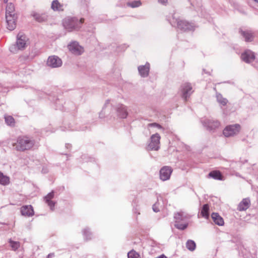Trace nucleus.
Instances as JSON below:
<instances>
[{
	"mask_svg": "<svg viewBox=\"0 0 258 258\" xmlns=\"http://www.w3.org/2000/svg\"><path fill=\"white\" fill-rule=\"evenodd\" d=\"M6 123L9 125L13 126L15 124L14 118L12 116H6L5 117Z\"/></svg>",
	"mask_w": 258,
	"mask_h": 258,
	"instance_id": "34",
	"label": "nucleus"
},
{
	"mask_svg": "<svg viewBox=\"0 0 258 258\" xmlns=\"http://www.w3.org/2000/svg\"><path fill=\"white\" fill-rule=\"evenodd\" d=\"M54 256V253H50L47 255V258H51Z\"/></svg>",
	"mask_w": 258,
	"mask_h": 258,
	"instance_id": "39",
	"label": "nucleus"
},
{
	"mask_svg": "<svg viewBox=\"0 0 258 258\" xmlns=\"http://www.w3.org/2000/svg\"><path fill=\"white\" fill-rule=\"evenodd\" d=\"M6 18L8 29L13 30L16 27V21L17 18L15 13V6L10 3L7 4L6 9Z\"/></svg>",
	"mask_w": 258,
	"mask_h": 258,
	"instance_id": "2",
	"label": "nucleus"
},
{
	"mask_svg": "<svg viewBox=\"0 0 258 258\" xmlns=\"http://www.w3.org/2000/svg\"><path fill=\"white\" fill-rule=\"evenodd\" d=\"M28 39L27 37L22 34L19 33L17 35V41L15 44L12 45L10 47V50L13 53H16L18 50H23L26 46V42Z\"/></svg>",
	"mask_w": 258,
	"mask_h": 258,
	"instance_id": "5",
	"label": "nucleus"
},
{
	"mask_svg": "<svg viewBox=\"0 0 258 258\" xmlns=\"http://www.w3.org/2000/svg\"><path fill=\"white\" fill-rule=\"evenodd\" d=\"M4 1L5 3H7L8 2V0H4Z\"/></svg>",
	"mask_w": 258,
	"mask_h": 258,
	"instance_id": "41",
	"label": "nucleus"
},
{
	"mask_svg": "<svg viewBox=\"0 0 258 258\" xmlns=\"http://www.w3.org/2000/svg\"><path fill=\"white\" fill-rule=\"evenodd\" d=\"M31 16L38 22L41 23L45 22L47 20L48 16L43 13H39L35 11H32Z\"/></svg>",
	"mask_w": 258,
	"mask_h": 258,
	"instance_id": "16",
	"label": "nucleus"
},
{
	"mask_svg": "<svg viewBox=\"0 0 258 258\" xmlns=\"http://www.w3.org/2000/svg\"><path fill=\"white\" fill-rule=\"evenodd\" d=\"M216 99L217 102L222 106H225L228 103V100L224 98L222 95L219 93H216Z\"/></svg>",
	"mask_w": 258,
	"mask_h": 258,
	"instance_id": "25",
	"label": "nucleus"
},
{
	"mask_svg": "<svg viewBox=\"0 0 258 258\" xmlns=\"http://www.w3.org/2000/svg\"><path fill=\"white\" fill-rule=\"evenodd\" d=\"M152 209H153V210L155 212H158L160 211L159 209L158 208L157 206V204H155L154 205H153V207H152Z\"/></svg>",
	"mask_w": 258,
	"mask_h": 258,
	"instance_id": "37",
	"label": "nucleus"
},
{
	"mask_svg": "<svg viewBox=\"0 0 258 258\" xmlns=\"http://www.w3.org/2000/svg\"><path fill=\"white\" fill-rule=\"evenodd\" d=\"M239 33L246 42H251L253 41L254 36L253 33L251 31L240 30Z\"/></svg>",
	"mask_w": 258,
	"mask_h": 258,
	"instance_id": "17",
	"label": "nucleus"
},
{
	"mask_svg": "<svg viewBox=\"0 0 258 258\" xmlns=\"http://www.w3.org/2000/svg\"><path fill=\"white\" fill-rule=\"evenodd\" d=\"M126 5L128 7H131L132 8H135L141 6L142 5V3L140 1H135L127 2L126 3Z\"/></svg>",
	"mask_w": 258,
	"mask_h": 258,
	"instance_id": "29",
	"label": "nucleus"
},
{
	"mask_svg": "<svg viewBox=\"0 0 258 258\" xmlns=\"http://www.w3.org/2000/svg\"><path fill=\"white\" fill-rule=\"evenodd\" d=\"M250 201L249 198H245L242 200L238 204L237 210L239 211L246 210L250 206Z\"/></svg>",
	"mask_w": 258,
	"mask_h": 258,
	"instance_id": "20",
	"label": "nucleus"
},
{
	"mask_svg": "<svg viewBox=\"0 0 258 258\" xmlns=\"http://www.w3.org/2000/svg\"><path fill=\"white\" fill-rule=\"evenodd\" d=\"M117 115L121 118H125L127 115L126 107L123 104H118L116 108Z\"/></svg>",
	"mask_w": 258,
	"mask_h": 258,
	"instance_id": "15",
	"label": "nucleus"
},
{
	"mask_svg": "<svg viewBox=\"0 0 258 258\" xmlns=\"http://www.w3.org/2000/svg\"><path fill=\"white\" fill-rule=\"evenodd\" d=\"M193 92L194 90L190 83L185 82L182 84L180 88V93L181 97L185 101L187 100Z\"/></svg>",
	"mask_w": 258,
	"mask_h": 258,
	"instance_id": "6",
	"label": "nucleus"
},
{
	"mask_svg": "<svg viewBox=\"0 0 258 258\" xmlns=\"http://www.w3.org/2000/svg\"><path fill=\"white\" fill-rule=\"evenodd\" d=\"M84 19L80 20L76 18L68 17L63 19L62 24L64 28L69 32L78 30L84 22Z\"/></svg>",
	"mask_w": 258,
	"mask_h": 258,
	"instance_id": "3",
	"label": "nucleus"
},
{
	"mask_svg": "<svg viewBox=\"0 0 258 258\" xmlns=\"http://www.w3.org/2000/svg\"><path fill=\"white\" fill-rule=\"evenodd\" d=\"M83 234L84 237V238L86 240H88L91 239L92 233L90 231L89 229L88 228H85L83 230Z\"/></svg>",
	"mask_w": 258,
	"mask_h": 258,
	"instance_id": "33",
	"label": "nucleus"
},
{
	"mask_svg": "<svg viewBox=\"0 0 258 258\" xmlns=\"http://www.w3.org/2000/svg\"><path fill=\"white\" fill-rule=\"evenodd\" d=\"M241 58L243 61L246 63H250L255 59L254 52L250 50H246L242 53Z\"/></svg>",
	"mask_w": 258,
	"mask_h": 258,
	"instance_id": "13",
	"label": "nucleus"
},
{
	"mask_svg": "<svg viewBox=\"0 0 258 258\" xmlns=\"http://www.w3.org/2000/svg\"><path fill=\"white\" fill-rule=\"evenodd\" d=\"M61 59L56 55H52L48 57L47 61L48 66L52 68H58L62 65Z\"/></svg>",
	"mask_w": 258,
	"mask_h": 258,
	"instance_id": "11",
	"label": "nucleus"
},
{
	"mask_svg": "<svg viewBox=\"0 0 258 258\" xmlns=\"http://www.w3.org/2000/svg\"><path fill=\"white\" fill-rule=\"evenodd\" d=\"M51 8L54 11H60L63 10V5L61 4L57 0H54L52 2Z\"/></svg>",
	"mask_w": 258,
	"mask_h": 258,
	"instance_id": "23",
	"label": "nucleus"
},
{
	"mask_svg": "<svg viewBox=\"0 0 258 258\" xmlns=\"http://www.w3.org/2000/svg\"><path fill=\"white\" fill-rule=\"evenodd\" d=\"M172 172V169L170 166L163 167L160 170V178L162 181L168 180Z\"/></svg>",
	"mask_w": 258,
	"mask_h": 258,
	"instance_id": "12",
	"label": "nucleus"
},
{
	"mask_svg": "<svg viewBox=\"0 0 258 258\" xmlns=\"http://www.w3.org/2000/svg\"><path fill=\"white\" fill-rule=\"evenodd\" d=\"M208 177L216 180H223V176L222 174L219 171L217 170L211 171L208 174Z\"/></svg>",
	"mask_w": 258,
	"mask_h": 258,
	"instance_id": "22",
	"label": "nucleus"
},
{
	"mask_svg": "<svg viewBox=\"0 0 258 258\" xmlns=\"http://www.w3.org/2000/svg\"><path fill=\"white\" fill-rule=\"evenodd\" d=\"M70 146H71V145H69V144H66V148H69V147H70Z\"/></svg>",
	"mask_w": 258,
	"mask_h": 258,
	"instance_id": "40",
	"label": "nucleus"
},
{
	"mask_svg": "<svg viewBox=\"0 0 258 258\" xmlns=\"http://www.w3.org/2000/svg\"><path fill=\"white\" fill-rule=\"evenodd\" d=\"M168 0H158L159 3L160 4L165 5L167 3Z\"/></svg>",
	"mask_w": 258,
	"mask_h": 258,
	"instance_id": "38",
	"label": "nucleus"
},
{
	"mask_svg": "<svg viewBox=\"0 0 258 258\" xmlns=\"http://www.w3.org/2000/svg\"><path fill=\"white\" fill-rule=\"evenodd\" d=\"M54 191H52L51 192L48 194L45 197L44 200L45 202L47 204L48 206L49 207L51 210L53 211L54 209V207L55 204V203L52 201V199L54 197Z\"/></svg>",
	"mask_w": 258,
	"mask_h": 258,
	"instance_id": "19",
	"label": "nucleus"
},
{
	"mask_svg": "<svg viewBox=\"0 0 258 258\" xmlns=\"http://www.w3.org/2000/svg\"><path fill=\"white\" fill-rule=\"evenodd\" d=\"M9 242L12 249L14 251L17 250L20 246V243L18 241H15L12 240L11 239H10Z\"/></svg>",
	"mask_w": 258,
	"mask_h": 258,
	"instance_id": "30",
	"label": "nucleus"
},
{
	"mask_svg": "<svg viewBox=\"0 0 258 258\" xmlns=\"http://www.w3.org/2000/svg\"><path fill=\"white\" fill-rule=\"evenodd\" d=\"M161 137L159 134L156 133L152 135L150 138V142L148 145V148L151 150L157 151L160 148V140Z\"/></svg>",
	"mask_w": 258,
	"mask_h": 258,
	"instance_id": "9",
	"label": "nucleus"
},
{
	"mask_svg": "<svg viewBox=\"0 0 258 258\" xmlns=\"http://www.w3.org/2000/svg\"><path fill=\"white\" fill-rule=\"evenodd\" d=\"M35 143V140L32 138L22 136L17 138V141L13 144V146L15 147L17 151L24 152L31 149L34 146Z\"/></svg>",
	"mask_w": 258,
	"mask_h": 258,
	"instance_id": "1",
	"label": "nucleus"
},
{
	"mask_svg": "<svg viewBox=\"0 0 258 258\" xmlns=\"http://www.w3.org/2000/svg\"><path fill=\"white\" fill-rule=\"evenodd\" d=\"M21 212L22 215L28 217L34 215V211L31 205L23 206L21 208Z\"/></svg>",
	"mask_w": 258,
	"mask_h": 258,
	"instance_id": "18",
	"label": "nucleus"
},
{
	"mask_svg": "<svg viewBox=\"0 0 258 258\" xmlns=\"http://www.w3.org/2000/svg\"><path fill=\"white\" fill-rule=\"evenodd\" d=\"M128 258H140L139 254L135 250H132L127 253Z\"/></svg>",
	"mask_w": 258,
	"mask_h": 258,
	"instance_id": "35",
	"label": "nucleus"
},
{
	"mask_svg": "<svg viewBox=\"0 0 258 258\" xmlns=\"http://www.w3.org/2000/svg\"><path fill=\"white\" fill-rule=\"evenodd\" d=\"M69 50L75 55H81L84 52V48L77 41H73L68 46Z\"/></svg>",
	"mask_w": 258,
	"mask_h": 258,
	"instance_id": "10",
	"label": "nucleus"
},
{
	"mask_svg": "<svg viewBox=\"0 0 258 258\" xmlns=\"http://www.w3.org/2000/svg\"><path fill=\"white\" fill-rule=\"evenodd\" d=\"M214 222L219 225L222 226L224 224L223 219L217 213H213L211 215Z\"/></svg>",
	"mask_w": 258,
	"mask_h": 258,
	"instance_id": "21",
	"label": "nucleus"
},
{
	"mask_svg": "<svg viewBox=\"0 0 258 258\" xmlns=\"http://www.w3.org/2000/svg\"><path fill=\"white\" fill-rule=\"evenodd\" d=\"M170 23L172 26L177 27L178 29L183 31H193L195 29L192 24L189 23L186 21L179 20L174 17L170 20Z\"/></svg>",
	"mask_w": 258,
	"mask_h": 258,
	"instance_id": "4",
	"label": "nucleus"
},
{
	"mask_svg": "<svg viewBox=\"0 0 258 258\" xmlns=\"http://www.w3.org/2000/svg\"><path fill=\"white\" fill-rule=\"evenodd\" d=\"M188 223H182L181 222H175L174 226L178 229L183 230L187 228Z\"/></svg>",
	"mask_w": 258,
	"mask_h": 258,
	"instance_id": "32",
	"label": "nucleus"
},
{
	"mask_svg": "<svg viewBox=\"0 0 258 258\" xmlns=\"http://www.w3.org/2000/svg\"><path fill=\"white\" fill-rule=\"evenodd\" d=\"M209 206L208 204H205L203 205L201 212V215L205 218L208 219L209 217Z\"/></svg>",
	"mask_w": 258,
	"mask_h": 258,
	"instance_id": "26",
	"label": "nucleus"
},
{
	"mask_svg": "<svg viewBox=\"0 0 258 258\" xmlns=\"http://www.w3.org/2000/svg\"><path fill=\"white\" fill-rule=\"evenodd\" d=\"M240 130L239 124H234L226 126L223 130V134L226 137H232L238 134Z\"/></svg>",
	"mask_w": 258,
	"mask_h": 258,
	"instance_id": "7",
	"label": "nucleus"
},
{
	"mask_svg": "<svg viewBox=\"0 0 258 258\" xmlns=\"http://www.w3.org/2000/svg\"><path fill=\"white\" fill-rule=\"evenodd\" d=\"M174 218L175 220V222H181V221H184L187 218V217L186 215H184L183 212H180L175 213L174 214Z\"/></svg>",
	"mask_w": 258,
	"mask_h": 258,
	"instance_id": "24",
	"label": "nucleus"
},
{
	"mask_svg": "<svg viewBox=\"0 0 258 258\" xmlns=\"http://www.w3.org/2000/svg\"><path fill=\"white\" fill-rule=\"evenodd\" d=\"M196 245V243L192 240H188L186 243V247L190 251H194Z\"/></svg>",
	"mask_w": 258,
	"mask_h": 258,
	"instance_id": "28",
	"label": "nucleus"
},
{
	"mask_svg": "<svg viewBox=\"0 0 258 258\" xmlns=\"http://www.w3.org/2000/svg\"><path fill=\"white\" fill-rule=\"evenodd\" d=\"M147 128L150 132H154V131H153V130L151 131L150 128L153 129V128H157L158 130H164L163 127L160 124L156 123V122L150 123L148 124Z\"/></svg>",
	"mask_w": 258,
	"mask_h": 258,
	"instance_id": "27",
	"label": "nucleus"
},
{
	"mask_svg": "<svg viewBox=\"0 0 258 258\" xmlns=\"http://www.w3.org/2000/svg\"><path fill=\"white\" fill-rule=\"evenodd\" d=\"M9 178L0 172V183L3 185H7L9 183Z\"/></svg>",
	"mask_w": 258,
	"mask_h": 258,
	"instance_id": "31",
	"label": "nucleus"
},
{
	"mask_svg": "<svg viewBox=\"0 0 258 258\" xmlns=\"http://www.w3.org/2000/svg\"><path fill=\"white\" fill-rule=\"evenodd\" d=\"M109 102H110V101L109 100H108L106 101L104 107L103 108L102 111H101V112L99 114V117L100 118L103 117V114H104L106 113V109L108 107H109Z\"/></svg>",
	"mask_w": 258,
	"mask_h": 258,
	"instance_id": "36",
	"label": "nucleus"
},
{
	"mask_svg": "<svg viewBox=\"0 0 258 258\" xmlns=\"http://www.w3.org/2000/svg\"><path fill=\"white\" fill-rule=\"evenodd\" d=\"M150 65L149 62H146L145 65L140 66L138 69L139 74L142 77L145 78L148 77L150 71Z\"/></svg>",
	"mask_w": 258,
	"mask_h": 258,
	"instance_id": "14",
	"label": "nucleus"
},
{
	"mask_svg": "<svg viewBox=\"0 0 258 258\" xmlns=\"http://www.w3.org/2000/svg\"><path fill=\"white\" fill-rule=\"evenodd\" d=\"M202 123L203 126L210 132H214L218 128L220 123L217 120L212 119L205 118L202 120Z\"/></svg>",
	"mask_w": 258,
	"mask_h": 258,
	"instance_id": "8",
	"label": "nucleus"
}]
</instances>
